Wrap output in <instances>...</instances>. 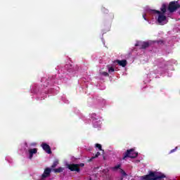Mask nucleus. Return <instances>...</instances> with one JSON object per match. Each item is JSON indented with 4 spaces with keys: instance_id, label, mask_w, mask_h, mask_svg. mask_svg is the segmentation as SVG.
Segmentation results:
<instances>
[{
    "instance_id": "f257e3e1",
    "label": "nucleus",
    "mask_w": 180,
    "mask_h": 180,
    "mask_svg": "<svg viewBox=\"0 0 180 180\" xmlns=\"http://www.w3.org/2000/svg\"><path fill=\"white\" fill-rule=\"evenodd\" d=\"M151 12L154 14L158 15L157 22L160 25H165V20H167V16H165V13L167 12V4H163L160 8V11L158 10H150Z\"/></svg>"
},
{
    "instance_id": "f03ea898",
    "label": "nucleus",
    "mask_w": 180,
    "mask_h": 180,
    "mask_svg": "<svg viewBox=\"0 0 180 180\" xmlns=\"http://www.w3.org/2000/svg\"><path fill=\"white\" fill-rule=\"evenodd\" d=\"M162 178H165V175L162 174L160 176H157L155 174V172H150L148 174L142 176L141 177V179H142V180H157V179H162Z\"/></svg>"
},
{
    "instance_id": "7ed1b4c3",
    "label": "nucleus",
    "mask_w": 180,
    "mask_h": 180,
    "mask_svg": "<svg viewBox=\"0 0 180 180\" xmlns=\"http://www.w3.org/2000/svg\"><path fill=\"white\" fill-rule=\"evenodd\" d=\"M179 8H180V4H179V1H171L169 4L167 9L169 12H170V13H172L175 12L176 9H179Z\"/></svg>"
},
{
    "instance_id": "20e7f679",
    "label": "nucleus",
    "mask_w": 180,
    "mask_h": 180,
    "mask_svg": "<svg viewBox=\"0 0 180 180\" xmlns=\"http://www.w3.org/2000/svg\"><path fill=\"white\" fill-rule=\"evenodd\" d=\"M139 155V153L134 152V148H131L127 150L125 153H124V157L122 160H126V158H136Z\"/></svg>"
},
{
    "instance_id": "39448f33",
    "label": "nucleus",
    "mask_w": 180,
    "mask_h": 180,
    "mask_svg": "<svg viewBox=\"0 0 180 180\" xmlns=\"http://www.w3.org/2000/svg\"><path fill=\"white\" fill-rule=\"evenodd\" d=\"M68 169L72 171V172H79V171H81V169H79V167H78V165L77 164H70V165H68Z\"/></svg>"
},
{
    "instance_id": "423d86ee",
    "label": "nucleus",
    "mask_w": 180,
    "mask_h": 180,
    "mask_svg": "<svg viewBox=\"0 0 180 180\" xmlns=\"http://www.w3.org/2000/svg\"><path fill=\"white\" fill-rule=\"evenodd\" d=\"M121 167H122V165H117L112 167V169L113 171H117V169H120V172L122 175V176H127V173H126V172H124V170H123V169H122Z\"/></svg>"
},
{
    "instance_id": "0eeeda50",
    "label": "nucleus",
    "mask_w": 180,
    "mask_h": 180,
    "mask_svg": "<svg viewBox=\"0 0 180 180\" xmlns=\"http://www.w3.org/2000/svg\"><path fill=\"white\" fill-rule=\"evenodd\" d=\"M41 147H42L43 150L47 153V154H51V148L50 147V145L43 143L41 145Z\"/></svg>"
},
{
    "instance_id": "6e6552de",
    "label": "nucleus",
    "mask_w": 180,
    "mask_h": 180,
    "mask_svg": "<svg viewBox=\"0 0 180 180\" xmlns=\"http://www.w3.org/2000/svg\"><path fill=\"white\" fill-rule=\"evenodd\" d=\"M50 174H51V169L47 167L45 169L44 174H42V179L47 178V176H50Z\"/></svg>"
},
{
    "instance_id": "1a4fd4ad",
    "label": "nucleus",
    "mask_w": 180,
    "mask_h": 180,
    "mask_svg": "<svg viewBox=\"0 0 180 180\" xmlns=\"http://www.w3.org/2000/svg\"><path fill=\"white\" fill-rule=\"evenodd\" d=\"M150 47V42L148 41H143L141 42V49L146 50V49H148Z\"/></svg>"
},
{
    "instance_id": "9d476101",
    "label": "nucleus",
    "mask_w": 180,
    "mask_h": 180,
    "mask_svg": "<svg viewBox=\"0 0 180 180\" xmlns=\"http://www.w3.org/2000/svg\"><path fill=\"white\" fill-rule=\"evenodd\" d=\"M116 63L118 65H120L121 67H126L127 65V60H117Z\"/></svg>"
},
{
    "instance_id": "9b49d317",
    "label": "nucleus",
    "mask_w": 180,
    "mask_h": 180,
    "mask_svg": "<svg viewBox=\"0 0 180 180\" xmlns=\"http://www.w3.org/2000/svg\"><path fill=\"white\" fill-rule=\"evenodd\" d=\"M64 171V168L63 167H58L57 169H53V172L55 174H60Z\"/></svg>"
},
{
    "instance_id": "f8f14e48",
    "label": "nucleus",
    "mask_w": 180,
    "mask_h": 180,
    "mask_svg": "<svg viewBox=\"0 0 180 180\" xmlns=\"http://www.w3.org/2000/svg\"><path fill=\"white\" fill-rule=\"evenodd\" d=\"M107 18L112 20L115 18V15L112 13H110L108 15H107Z\"/></svg>"
},
{
    "instance_id": "ddd939ff",
    "label": "nucleus",
    "mask_w": 180,
    "mask_h": 180,
    "mask_svg": "<svg viewBox=\"0 0 180 180\" xmlns=\"http://www.w3.org/2000/svg\"><path fill=\"white\" fill-rule=\"evenodd\" d=\"M29 153L31 154H37V148L30 149Z\"/></svg>"
},
{
    "instance_id": "4468645a",
    "label": "nucleus",
    "mask_w": 180,
    "mask_h": 180,
    "mask_svg": "<svg viewBox=\"0 0 180 180\" xmlns=\"http://www.w3.org/2000/svg\"><path fill=\"white\" fill-rule=\"evenodd\" d=\"M108 67L109 74H112V72H115V68L113 67H112V66H110V67L108 66Z\"/></svg>"
},
{
    "instance_id": "2eb2a0df",
    "label": "nucleus",
    "mask_w": 180,
    "mask_h": 180,
    "mask_svg": "<svg viewBox=\"0 0 180 180\" xmlns=\"http://www.w3.org/2000/svg\"><path fill=\"white\" fill-rule=\"evenodd\" d=\"M101 155V153L97 152L96 154L90 159V161H92L94 158H98Z\"/></svg>"
},
{
    "instance_id": "dca6fc26",
    "label": "nucleus",
    "mask_w": 180,
    "mask_h": 180,
    "mask_svg": "<svg viewBox=\"0 0 180 180\" xmlns=\"http://www.w3.org/2000/svg\"><path fill=\"white\" fill-rule=\"evenodd\" d=\"M58 165V160H56L53 162V165H51V168H56Z\"/></svg>"
},
{
    "instance_id": "f3484780",
    "label": "nucleus",
    "mask_w": 180,
    "mask_h": 180,
    "mask_svg": "<svg viewBox=\"0 0 180 180\" xmlns=\"http://www.w3.org/2000/svg\"><path fill=\"white\" fill-rule=\"evenodd\" d=\"M96 148H98V150H99L100 151H102V145H101V144H99V143H96Z\"/></svg>"
},
{
    "instance_id": "a211bd4d",
    "label": "nucleus",
    "mask_w": 180,
    "mask_h": 180,
    "mask_svg": "<svg viewBox=\"0 0 180 180\" xmlns=\"http://www.w3.org/2000/svg\"><path fill=\"white\" fill-rule=\"evenodd\" d=\"M102 12H103V13L108 14V13H109V10H108V9H106L105 8H102Z\"/></svg>"
},
{
    "instance_id": "6ab92c4d",
    "label": "nucleus",
    "mask_w": 180,
    "mask_h": 180,
    "mask_svg": "<svg viewBox=\"0 0 180 180\" xmlns=\"http://www.w3.org/2000/svg\"><path fill=\"white\" fill-rule=\"evenodd\" d=\"M178 147H176L174 149H172L170 150L169 154H172V153H175Z\"/></svg>"
},
{
    "instance_id": "aec40b11",
    "label": "nucleus",
    "mask_w": 180,
    "mask_h": 180,
    "mask_svg": "<svg viewBox=\"0 0 180 180\" xmlns=\"http://www.w3.org/2000/svg\"><path fill=\"white\" fill-rule=\"evenodd\" d=\"M103 75H104V77H109V73L106 72H103Z\"/></svg>"
},
{
    "instance_id": "412c9836",
    "label": "nucleus",
    "mask_w": 180,
    "mask_h": 180,
    "mask_svg": "<svg viewBox=\"0 0 180 180\" xmlns=\"http://www.w3.org/2000/svg\"><path fill=\"white\" fill-rule=\"evenodd\" d=\"M85 164L84 163H80V164H77V168H79V167H84Z\"/></svg>"
},
{
    "instance_id": "4be33fe9",
    "label": "nucleus",
    "mask_w": 180,
    "mask_h": 180,
    "mask_svg": "<svg viewBox=\"0 0 180 180\" xmlns=\"http://www.w3.org/2000/svg\"><path fill=\"white\" fill-rule=\"evenodd\" d=\"M157 43H158V44H164V41L158 40V41H157Z\"/></svg>"
},
{
    "instance_id": "5701e85b",
    "label": "nucleus",
    "mask_w": 180,
    "mask_h": 180,
    "mask_svg": "<svg viewBox=\"0 0 180 180\" xmlns=\"http://www.w3.org/2000/svg\"><path fill=\"white\" fill-rule=\"evenodd\" d=\"M139 46H141V42L138 41V42L135 44V47H139Z\"/></svg>"
},
{
    "instance_id": "b1692460",
    "label": "nucleus",
    "mask_w": 180,
    "mask_h": 180,
    "mask_svg": "<svg viewBox=\"0 0 180 180\" xmlns=\"http://www.w3.org/2000/svg\"><path fill=\"white\" fill-rule=\"evenodd\" d=\"M33 158V153H30V160H32Z\"/></svg>"
},
{
    "instance_id": "393cba45",
    "label": "nucleus",
    "mask_w": 180,
    "mask_h": 180,
    "mask_svg": "<svg viewBox=\"0 0 180 180\" xmlns=\"http://www.w3.org/2000/svg\"><path fill=\"white\" fill-rule=\"evenodd\" d=\"M143 18L144 20H147V18H146V14H143Z\"/></svg>"
},
{
    "instance_id": "a878e982",
    "label": "nucleus",
    "mask_w": 180,
    "mask_h": 180,
    "mask_svg": "<svg viewBox=\"0 0 180 180\" xmlns=\"http://www.w3.org/2000/svg\"><path fill=\"white\" fill-rule=\"evenodd\" d=\"M68 72H74V70H68Z\"/></svg>"
},
{
    "instance_id": "bb28decb",
    "label": "nucleus",
    "mask_w": 180,
    "mask_h": 180,
    "mask_svg": "<svg viewBox=\"0 0 180 180\" xmlns=\"http://www.w3.org/2000/svg\"><path fill=\"white\" fill-rule=\"evenodd\" d=\"M89 180H92V179H89Z\"/></svg>"
}]
</instances>
